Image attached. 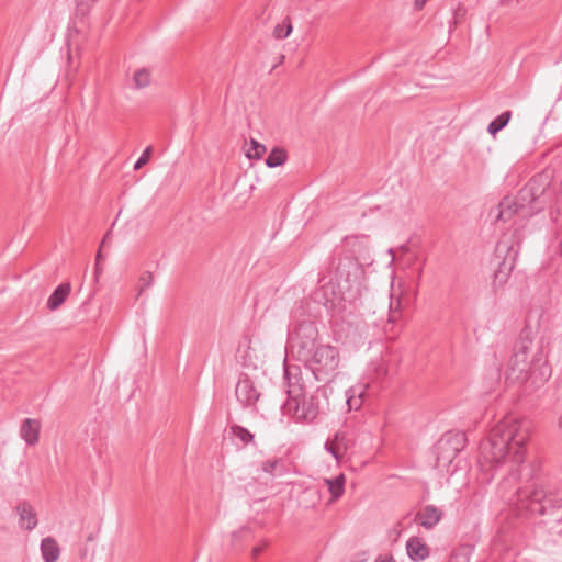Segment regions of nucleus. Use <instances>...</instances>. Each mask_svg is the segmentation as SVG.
I'll list each match as a JSON object with an SVG mask.
<instances>
[{"mask_svg": "<svg viewBox=\"0 0 562 562\" xmlns=\"http://www.w3.org/2000/svg\"><path fill=\"white\" fill-rule=\"evenodd\" d=\"M529 419L505 417L488 437L480 443L479 463L483 470H492L506 461L521 464L525 460V445L531 434Z\"/></svg>", "mask_w": 562, "mask_h": 562, "instance_id": "1", "label": "nucleus"}, {"mask_svg": "<svg viewBox=\"0 0 562 562\" xmlns=\"http://www.w3.org/2000/svg\"><path fill=\"white\" fill-rule=\"evenodd\" d=\"M284 380L288 385V400L283 404V413L299 423H313L327 403L324 387L307 383L302 369L297 366H284Z\"/></svg>", "mask_w": 562, "mask_h": 562, "instance_id": "2", "label": "nucleus"}, {"mask_svg": "<svg viewBox=\"0 0 562 562\" xmlns=\"http://www.w3.org/2000/svg\"><path fill=\"white\" fill-rule=\"evenodd\" d=\"M509 474L498 485V493L517 513H530L532 515H544L551 509L562 507V494H554L536 486L518 485L520 479V465L514 464Z\"/></svg>", "mask_w": 562, "mask_h": 562, "instance_id": "3", "label": "nucleus"}, {"mask_svg": "<svg viewBox=\"0 0 562 562\" xmlns=\"http://www.w3.org/2000/svg\"><path fill=\"white\" fill-rule=\"evenodd\" d=\"M306 366V378L308 380L310 372L315 380L323 381L333 374L339 366V352L330 345H319L312 350L306 359H301Z\"/></svg>", "mask_w": 562, "mask_h": 562, "instance_id": "4", "label": "nucleus"}, {"mask_svg": "<svg viewBox=\"0 0 562 562\" xmlns=\"http://www.w3.org/2000/svg\"><path fill=\"white\" fill-rule=\"evenodd\" d=\"M531 346L532 340L524 336L515 344L514 352L508 363L507 379L525 382L528 380L529 374L535 373V367L540 361V358L533 356L532 360H529Z\"/></svg>", "mask_w": 562, "mask_h": 562, "instance_id": "5", "label": "nucleus"}, {"mask_svg": "<svg viewBox=\"0 0 562 562\" xmlns=\"http://www.w3.org/2000/svg\"><path fill=\"white\" fill-rule=\"evenodd\" d=\"M317 338L318 329L314 322L310 319L300 322L294 326L289 337L292 352L299 360L306 359V356L319 346Z\"/></svg>", "mask_w": 562, "mask_h": 562, "instance_id": "6", "label": "nucleus"}, {"mask_svg": "<svg viewBox=\"0 0 562 562\" xmlns=\"http://www.w3.org/2000/svg\"><path fill=\"white\" fill-rule=\"evenodd\" d=\"M516 257L517 251L508 240L503 238L497 243L494 252V262L497 268L494 271L492 282L494 292H497L499 289H502L509 279V276L515 266Z\"/></svg>", "mask_w": 562, "mask_h": 562, "instance_id": "7", "label": "nucleus"}, {"mask_svg": "<svg viewBox=\"0 0 562 562\" xmlns=\"http://www.w3.org/2000/svg\"><path fill=\"white\" fill-rule=\"evenodd\" d=\"M467 443V437L463 432L448 431L441 436L432 449L438 464H450L453 459L462 451Z\"/></svg>", "mask_w": 562, "mask_h": 562, "instance_id": "8", "label": "nucleus"}, {"mask_svg": "<svg viewBox=\"0 0 562 562\" xmlns=\"http://www.w3.org/2000/svg\"><path fill=\"white\" fill-rule=\"evenodd\" d=\"M547 183L543 182V176L539 175L533 177L522 189L519 190L518 195L513 198L519 203L527 205L526 210H530L532 206H541L543 204L539 202V199L546 191Z\"/></svg>", "mask_w": 562, "mask_h": 562, "instance_id": "9", "label": "nucleus"}, {"mask_svg": "<svg viewBox=\"0 0 562 562\" xmlns=\"http://www.w3.org/2000/svg\"><path fill=\"white\" fill-rule=\"evenodd\" d=\"M527 205L515 201L513 198L506 196L498 204L497 220L508 221L515 214L520 217H529L541 211V206H532L530 210H526Z\"/></svg>", "mask_w": 562, "mask_h": 562, "instance_id": "10", "label": "nucleus"}, {"mask_svg": "<svg viewBox=\"0 0 562 562\" xmlns=\"http://www.w3.org/2000/svg\"><path fill=\"white\" fill-rule=\"evenodd\" d=\"M378 389L367 383H358L346 391L347 405L349 409L358 411L363 405L364 401L371 395H375Z\"/></svg>", "mask_w": 562, "mask_h": 562, "instance_id": "11", "label": "nucleus"}, {"mask_svg": "<svg viewBox=\"0 0 562 562\" xmlns=\"http://www.w3.org/2000/svg\"><path fill=\"white\" fill-rule=\"evenodd\" d=\"M235 394L237 400L244 406L254 405L259 398L258 391L255 389L252 381L247 375L239 378L235 389Z\"/></svg>", "mask_w": 562, "mask_h": 562, "instance_id": "12", "label": "nucleus"}, {"mask_svg": "<svg viewBox=\"0 0 562 562\" xmlns=\"http://www.w3.org/2000/svg\"><path fill=\"white\" fill-rule=\"evenodd\" d=\"M350 448V439L347 432L338 431L325 443V449L339 462Z\"/></svg>", "mask_w": 562, "mask_h": 562, "instance_id": "13", "label": "nucleus"}, {"mask_svg": "<svg viewBox=\"0 0 562 562\" xmlns=\"http://www.w3.org/2000/svg\"><path fill=\"white\" fill-rule=\"evenodd\" d=\"M40 429L37 419L26 418L22 422L20 436L29 446H35L40 440Z\"/></svg>", "mask_w": 562, "mask_h": 562, "instance_id": "14", "label": "nucleus"}, {"mask_svg": "<svg viewBox=\"0 0 562 562\" xmlns=\"http://www.w3.org/2000/svg\"><path fill=\"white\" fill-rule=\"evenodd\" d=\"M15 510L20 518V526L26 530H33L37 526L36 513L27 502L20 503Z\"/></svg>", "mask_w": 562, "mask_h": 562, "instance_id": "15", "label": "nucleus"}, {"mask_svg": "<svg viewBox=\"0 0 562 562\" xmlns=\"http://www.w3.org/2000/svg\"><path fill=\"white\" fill-rule=\"evenodd\" d=\"M41 553L44 562H56L60 555V548L53 537H46L41 542Z\"/></svg>", "mask_w": 562, "mask_h": 562, "instance_id": "16", "label": "nucleus"}, {"mask_svg": "<svg viewBox=\"0 0 562 562\" xmlns=\"http://www.w3.org/2000/svg\"><path fill=\"white\" fill-rule=\"evenodd\" d=\"M71 291L69 283L59 284L47 300V307L50 311L57 310L68 297Z\"/></svg>", "mask_w": 562, "mask_h": 562, "instance_id": "17", "label": "nucleus"}, {"mask_svg": "<svg viewBox=\"0 0 562 562\" xmlns=\"http://www.w3.org/2000/svg\"><path fill=\"white\" fill-rule=\"evenodd\" d=\"M324 482L327 485L328 491L330 493V502H335L339 497H341L345 491L346 482L344 474H339L335 479H325Z\"/></svg>", "mask_w": 562, "mask_h": 562, "instance_id": "18", "label": "nucleus"}, {"mask_svg": "<svg viewBox=\"0 0 562 562\" xmlns=\"http://www.w3.org/2000/svg\"><path fill=\"white\" fill-rule=\"evenodd\" d=\"M442 515V510L434 505H428L424 507V528H432L441 520Z\"/></svg>", "mask_w": 562, "mask_h": 562, "instance_id": "19", "label": "nucleus"}, {"mask_svg": "<svg viewBox=\"0 0 562 562\" xmlns=\"http://www.w3.org/2000/svg\"><path fill=\"white\" fill-rule=\"evenodd\" d=\"M512 117L510 111H505L498 116H496L487 126V131L491 135L495 136L499 131H502L509 122Z\"/></svg>", "mask_w": 562, "mask_h": 562, "instance_id": "20", "label": "nucleus"}, {"mask_svg": "<svg viewBox=\"0 0 562 562\" xmlns=\"http://www.w3.org/2000/svg\"><path fill=\"white\" fill-rule=\"evenodd\" d=\"M229 430L231 434L241 442L243 447L254 442L255 437L247 428L234 424L229 427Z\"/></svg>", "mask_w": 562, "mask_h": 562, "instance_id": "21", "label": "nucleus"}, {"mask_svg": "<svg viewBox=\"0 0 562 562\" xmlns=\"http://www.w3.org/2000/svg\"><path fill=\"white\" fill-rule=\"evenodd\" d=\"M286 160V153L284 149L276 147L266 158V165L270 168L282 166Z\"/></svg>", "mask_w": 562, "mask_h": 562, "instance_id": "22", "label": "nucleus"}, {"mask_svg": "<svg viewBox=\"0 0 562 562\" xmlns=\"http://www.w3.org/2000/svg\"><path fill=\"white\" fill-rule=\"evenodd\" d=\"M134 86L136 89H143L150 85L151 72L147 68H139L133 76Z\"/></svg>", "mask_w": 562, "mask_h": 562, "instance_id": "23", "label": "nucleus"}, {"mask_svg": "<svg viewBox=\"0 0 562 562\" xmlns=\"http://www.w3.org/2000/svg\"><path fill=\"white\" fill-rule=\"evenodd\" d=\"M407 555L414 560H422V539L419 537H412L406 542Z\"/></svg>", "mask_w": 562, "mask_h": 562, "instance_id": "24", "label": "nucleus"}, {"mask_svg": "<svg viewBox=\"0 0 562 562\" xmlns=\"http://www.w3.org/2000/svg\"><path fill=\"white\" fill-rule=\"evenodd\" d=\"M471 553L469 546H461L451 553L449 562H470Z\"/></svg>", "mask_w": 562, "mask_h": 562, "instance_id": "25", "label": "nucleus"}, {"mask_svg": "<svg viewBox=\"0 0 562 562\" xmlns=\"http://www.w3.org/2000/svg\"><path fill=\"white\" fill-rule=\"evenodd\" d=\"M292 32V23L290 18H285L282 23L276 25L273 30V36L277 40L286 38Z\"/></svg>", "mask_w": 562, "mask_h": 562, "instance_id": "26", "label": "nucleus"}, {"mask_svg": "<svg viewBox=\"0 0 562 562\" xmlns=\"http://www.w3.org/2000/svg\"><path fill=\"white\" fill-rule=\"evenodd\" d=\"M252 538V532L249 527H241L239 530L232 533V546L237 549L238 543Z\"/></svg>", "mask_w": 562, "mask_h": 562, "instance_id": "27", "label": "nucleus"}, {"mask_svg": "<svg viewBox=\"0 0 562 562\" xmlns=\"http://www.w3.org/2000/svg\"><path fill=\"white\" fill-rule=\"evenodd\" d=\"M154 283V276L149 271H144L138 279L137 285V297H139L143 292L148 289Z\"/></svg>", "mask_w": 562, "mask_h": 562, "instance_id": "28", "label": "nucleus"}, {"mask_svg": "<svg viewBox=\"0 0 562 562\" xmlns=\"http://www.w3.org/2000/svg\"><path fill=\"white\" fill-rule=\"evenodd\" d=\"M281 467L282 463L280 459L274 458L262 462L261 470L269 475H276L281 473V471H278Z\"/></svg>", "mask_w": 562, "mask_h": 562, "instance_id": "29", "label": "nucleus"}, {"mask_svg": "<svg viewBox=\"0 0 562 562\" xmlns=\"http://www.w3.org/2000/svg\"><path fill=\"white\" fill-rule=\"evenodd\" d=\"M266 153L265 145L258 143L255 139L250 142V148L247 150V157L250 159H260Z\"/></svg>", "mask_w": 562, "mask_h": 562, "instance_id": "30", "label": "nucleus"}, {"mask_svg": "<svg viewBox=\"0 0 562 562\" xmlns=\"http://www.w3.org/2000/svg\"><path fill=\"white\" fill-rule=\"evenodd\" d=\"M396 312H390L387 323L384 326V334L389 339H393L397 335V333L394 330V323L396 321Z\"/></svg>", "mask_w": 562, "mask_h": 562, "instance_id": "31", "label": "nucleus"}, {"mask_svg": "<svg viewBox=\"0 0 562 562\" xmlns=\"http://www.w3.org/2000/svg\"><path fill=\"white\" fill-rule=\"evenodd\" d=\"M151 151H153V148L150 146L145 148V150L142 153L140 157L137 159V161L134 165L135 170L140 169L143 166H145L148 162Z\"/></svg>", "mask_w": 562, "mask_h": 562, "instance_id": "32", "label": "nucleus"}, {"mask_svg": "<svg viewBox=\"0 0 562 562\" xmlns=\"http://www.w3.org/2000/svg\"><path fill=\"white\" fill-rule=\"evenodd\" d=\"M268 542L266 540L261 541L260 544L255 546L251 550V557L252 559H257L259 554L267 548Z\"/></svg>", "mask_w": 562, "mask_h": 562, "instance_id": "33", "label": "nucleus"}, {"mask_svg": "<svg viewBox=\"0 0 562 562\" xmlns=\"http://www.w3.org/2000/svg\"><path fill=\"white\" fill-rule=\"evenodd\" d=\"M375 562H395V560L390 554H382L376 558Z\"/></svg>", "mask_w": 562, "mask_h": 562, "instance_id": "34", "label": "nucleus"}, {"mask_svg": "<svg viewBox=\"0 0 562 562\" xmlns=\"http://www.w3.org/2000/svg\"><path fill=\"white\" fill-rule=\"evenodd\" d=\"M102 259V255H101V251H99L97 254V263H95V276L98 277L99 273H100V269H99V261Z\"/></svg>", "mask_w": 562, "mask_h": 562, "instance_id": "35", "label": "nucleus"}, {"mask_svg": "<svg viewBox=\"0 0 562 562\" xmlns=\"http://www.w3.org/2000/svg\"><path fill=\"white\" fill-rule=\"evenodd\" d=\"M550 373H551V370L548 366L541 367V375H543L547 379V376H549Z\"/></svg>", "mask_w": 562, "mask_h": 562, "instance_id": "36", "label": "nucleus"}, {"mask_svg": "<svg viewBox=\"0 0 562 562\" xmlns=\"http://www.w3.org/2000/svg\"><path fill=\"white\" fill-rule=\"evenodd\" d=\"M423 550H424V559H426L429 555V548L425 543H424Z\"/></svg>", "mask_w": 562, "mask_h": 562, "instance_id": "37", "label": "nucleus"}, {"mask_svg": "<svg viewBox=\"0 0 562 562\" xmlns=\"http://www.w3.org/2000/svg\"><path fill=\"white\" fill-rule=\"evenodd\" d=\"M108 240H110V232H108L103 237L102 245H104Z\"/></svg>", "mask_w": 562, "mask_h": 562, "instance_id": "38", "label": "nucleus"}, {"mask_svg": "<svg viewBox=\"0 0 562 562\" xmlns=\"http://www.w3.org/2000/svg\"><path fill=\"white\" fill-rule=\"evenodd\" d=\"M416 8H422V0H415Z\"/></svg>", "mask_w": 562, "mask_h": 562, "instance_id": "39", "label": "nucleus"}, {"mask_svg": "<svg viewBox=\"0 0 562 562\" xmlns=\"http://www.w3.org/2000/svg\"><path fill=\"white\" fill-rule=\"evenodd\" d=\"M420 516H422L420 512H417V513L415 514V520H418Z\"/></svg>", "mask_w": 562, "mask_h": 562, "instance_id": "40", "label": "nucleus"}, {"mask_svg": "<svg viewBox=\"0 0 562 562\" xmlns=\"http://www.w3.org/2000/svg\"><path fill=\"white\" fill-rule=\"evenodd\" d=\"M559 426L562 428V413L561 416L559 417Z\"/></svg>", "mask_w": 562, "mask_h": 562, "instance_id": "41", "label": "nucleus"}, {"mask_svg": "<svg viewBox=\"0 0 562 562\" xmlns=\"http://www.w3.org/2000/svg\"><path fill=\"white\" fill-rule=\"evenodd\" d=\"M380 371H381V372H383V374H385V373H386V370H384V369H382V368L379 370V372H380Z\"/></svg>", "mask_w": 562, "mask_h": 562, "instance_id": "42", "label": "nucleus"}, {"mask_svg": "<svg viewBox=\"0 0 562 562\" xmlns=\"http://www.w3.org/2000/svg\"><path fill=\"white\" fill-rule=\"evenodd\" d=\"M428 0H424V4L427 2Z\"/></svg>", "mask_w": 562, "mask_h": 562, "instance_id": "43", "label": "nucleus"}]
</instances>
